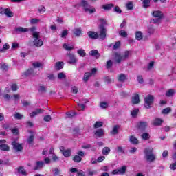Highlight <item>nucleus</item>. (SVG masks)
I'll return each mask as SVG.
<instances>
[{"mask_svg":"<svg viewBox=\"0 0 176 176\" xmlns=\"http://www.w3.org/2000/svg\"><path fill=\"white\" fill-rule=\"evenodd\" d=\"M99 21L100 22V24L98 25L99 31H100V38L104 41L107 38V28H105V25H107V19L104 18L99 19Z\"/></svg>","mask_w":176,"mask_h":176,"instance_id":"1","label":"nucleus"},{"mask_svg":"<svg viewBox=\"0 0 176 176\" xmlns=\"http://www.w3.org/2000/svg\"><path fill=\"white\" fill-rule=\"evenodd\" d=\"M144 158L146 162H149L150 163H153L156 160V156L153 154V148L152 147H147L144 149Z\"/></svg>","mask_w":176,"mask_h":176,"instance_id":"2","label":"nucleus"},{"mask_svg":"<svg viewBox=\"0 0 176 176\" xmlns=\"http://www.w3.org/2000/svg\"><path fill=\"white\" fill-rule=\"evenodd\" d=\"M116 61L118 64H120L122 61H124V60H127L129 58V56H130V52L129 51H125L124 54L123 55L120 54L119 52H116L114 54Z\"/></svg>","mask_w":176,"mask_h":176,"instance_id":"3","label":"nucleus"},{"mask_svg":"<svg viewBox=\"0 0 176 176\" xmlns=\"http://www.w3.org/2000/svg\"><path fill=\"white\" fill-rule=\"evenodd\" d=\"M153 101H155V97H153V96L151 94L147 95L144 98V107L146 109H149L152 108V105L153 104Z\"/></svg>","mask_w":176,"mask_h":176,"instance_id":"4","label":"nucleus"},{"mask_svg":"<svg viewBox=\"0 0 176 176\" xmlns=\"http://www.w3.org/2000/svg\"><path fill=\"white\" fill-rule=\"evenodd\" d=\"M126 171H127V166H122L121 168L113 170L112 174L113 175H124Z\"/></svg>","mask_w":176,"mask_h":176,"instance_id":"5","label":"nucleus"},{"mask_svg":"<svg viewBox=\"0 0 176 176\" xmlns=\"http://www.w3.org/2000/svg\"><path fill=\"white\" fill-rule=\"evenodd\" d=\"M138 130L140 131V133H145L146 131V128L148 127L147 122H139L137 125Z\"/></svg>","mask_w":176,"mask_h":176,"instance_id":"6","label":"nucleus"},{"mask_svg":"<svg viewBox=\"0 0 176 176\" xmlns=\"http://www.w3.org/2000/svg\"><path fill=\"white\" fill-rule=\"evenodd\" d=\"M11 145L12 146V149L16 151V152H23V149H24L23 144H19L16 141H12Z\"/></svg>","mask_w":176,"mask_h":176,"instance_id":"7","label":"nucleus"},{"mask_svg":"<svg viewBox=\"0 0 176 176\" xmlns=\"http://www.w3.org/2000/svg\"><path fill=\"white\" fill-rule=\"evenodd\" d=\"M60 151L65 157H69L72 155V150L71 148L65 150L64 146L60 147Z\"/></svg>","mask_w":176,"mask_h":176,"instance_id":"8","label":"nucleus"},{"mask_svg":"<svg viewBox=\"0 0 176 176\" xmlns=\"http://www.w3.org/2000/svg\"><path fill=\"white\" fill-rule=\"evenodd\" d=\"M33 38H35L34 40V45H43V41L42 40L39 39V33L37 32H34L33 34Z\"/></svg>","mask_w":176,"mask_h":176,"instance_id":"9","label":"nucleus"},{"mask_svg":"<svg viewBox=\"0 0 176 176\" xmlns=\"http://www.w3.org/2000/svg\"><path fill=\"white\" fill-rule=\"evenodd\" d=\"M67 56L69 57V60L67 61L68 64H76V63H78V59L74 54L69 52Z\"/></svg>","mask_w":176,"mask_h":176,"instance_id":"10","label":"nucleus"},{"mask_svg":"<svg viewBox=\"0 0 176 176\" xmlns=\"http://www.w3.org/2000/svg\"><path fill=\"white\" fill-rule=\"evenodd\" d=\"M128 77H129V76L127 74H124L123 73H121V74L118 75L117 80L118 82H121L122 83H124V82H126V80H127L129 79Z\"/></svg>","mask_w":176,"mask_h":176,"instance_id":"11","label":"nucleus"},{"mask_svg":"<svg viewBox=\"0 0 176 176\" xmlns=\"http://www.w3.org/2000/svg\"><path fill=\"white\" fill-rule=\"evenodd\" d=\"M23 75L27 78L28 76H35V75H36V73L35 72L34 68L31 67L26 70L25 72H23Z\"/></svg>","mask_w":176,"mask_h":176,"instance_id":"12","label":"nucleus"},{"mask_svg":"<svg viewBox=\"0 0 176 176\" xmlns=\"http://www.w3.org/2000/svg\"><path fill=\"white\" fill-rule=\"evenodd\" d=\"M152 16L153 17L159 19V20H161V19H163V17H164V14H163V12L160 10H156L152 12Z\"/></svg>","mask_w":176,"mask_h":176,"instance_id":"13","label":"nucleus"},{"mask_svg":"<svg viewBox=\"0 0 176 176\" xmlns=\"http://www.w3.org/2000/svg\"><path fill=\"white\" fill-rule=\"evenodd\" d=\"M87 35L91 39H98L100 38V30H99V34L98 33L93 31H89L87 32Z\"/></svg>","mask_w":176,"mask_h":176,"instance_id":"14","label":"nucleus"},{"mask_svg":"<svg viewBox=\"0 0 176 176\" xmlns=\"http://www.w3.org/2000/svg\"><path fill=\"white\" fill-rule=\"evenodd\" d=\"M119 129H120V125H114L112 131H111L110 132V134H111L112 135H116L117 134H119Z\"/></svg>","mask_w":176,"mask_h":176,"instance_id":"15","label":"nucleus"},{"mask_svg":"<svg viewBox=\"0 0 176 176\" xmlns=\"http://www.w3.org/2000/svg\"><path fill=\"white\" fill-rule=\"evenodd\" d=\"M43 166H45V162H43V161H37L36 162V166H35L34 170L35 171H36L38 170H41V168H42L43 167Z\"/></svg>","mask_w":176,"mask_h":176,"instance_id":"16","label":"nucleus"},{"mask_svg":"<svg viewBox=\"0 0 176 176\" xmlns=\"http://www.w3.org/2000/svg\"><path fill=\"white\" fill-rule=\"evenodd\" d=\"M132 103L134 105L140 104V94H134V96L132 97Z\"/></svg>","mask_w":176,"mask_h":176,"instance_id":"17","label":"nucleus"},{"mask_svg":"<svg viewBox=\"0 0 176 176\" xmlns=\"http://www.w3.org/2000/svg\"><path fill=\"white\" fill-rule=\"evenodd\" d=\"M45 112V110L42 109H36V110L30 113V118H34L36 116V115H40V113H43Z\"/></svg>","mask_w":176,"mask_h":176,"instance_id":"18","label":"nucleus"},{"mask_svg":"<svg viewBox=\"0 0 176 176\" xmlns=\"http://www.w3.org/2000/svg\"><path fill=\"white\" fill-rule=\"evenodd\" d=\"M89 56H91L92 57H96V58H100V56L101 55L98 53V50H93L89 52Z\"/></svg>","mask_w":176,"mask_h":176,"instance_id":"19","label":"nucleus"},{"mask_svg":"<svg viewBox=\"0 0 176 176\" xmlns=\"http://www.w3.org/2000/svg\"><path fill=\"white\" fill-rule=\"evenodd\" d=\"M0 151H3V152H9V151H10V147L6 144H0Z\"/></svg>","mask_w":176,"mask_h":176,"instance_id":"20","label":"nucleus"},{"mask_svg":"<svg viewBox=\"0 0 176 176\" xmlns=\"http://www.w3.org/2000/svg\"><path fill=\"white\" fill-rule=\"evenodd\" d=\"M163 120L160 118H155L153 122H152L153 126H162L163 124Z\"/></svg>","mask_w":176,"mask_h":176,"instance_id":"21","label":"nucleus"},{"mask_svg":"<svg viewBox=\"0 0 176 176\" xmlns=\"http://www.w3.org/2000/svg\"><path fill=\"white\" fill-rule=\"evenodd\" d=\"M80 6H82L85 11H86V9H88V8H90V5H89V3L86 0H82Z\"/></svg>","mask_w":176,"mask_h":176,"instance_id":"22","label":"nucleus"},{"mask_svg":"<svg viewBox=\"0 0 176 176\" xmlns=\"http://www.w3.org/2000/svg\"><path fill=\"white\" fill-rule=\"evenodd\" d=\"M63 67H64V62L58 61V62H56L55 65V68L56 71H60V69H63Z\"/></svg>","mask_w":176,"mask_h":176,"instance_id":"23","label":"nucleus"},{"mask_svg":"<svg viewBox=\"0 0 176 176\" xmlns=\"http://www.w3.org/2000/svg\"><path fill=\"white\" fill-rule=\"evenodd\" d=\"M73 34L75 35V36H82V29L77 28H75L73 31Z\"/></svg>","mask_w":176,"mask_h":176,"instance_id":"24","label":"nucleus"},{"mask_svg":"<svg viewBox=\"0 0 176 176\" xmlns=\"http://www.w3.org/2000/svg\"><path fill=\"white\" fill-rule=\"evenodd\" d=\"M94 134L96 135V137H102L104 135V129H98V130L95 131Z\"/></svg>","mask_w":176,"mask_h":176,"instance_id":"25","label":"nucleus"},{"mask_svg":"<svg viewBox=\"0 0 176 176\" xmlns=\"http://www.w3.org/2000/svg\"><path fill=\"white\" fill-rule=\"evenodd\" d=\"M90 78H91V74H90L89 72H85L82 78V80L86 83V82L89 81V79H90Z\"/></svg>","mask_w":176,"mask_h":176,"instance_id":"26","label":"nucleus"},{"mask_svg":"<svg viewBox=\"0 0 176 176\" xmlns=\"http://www.w3.org/2000/svg\"><path fill=\"white\" fill-rule=\"evenodd\" d=\"M115 5L110 3V4H106V5H103L102 7V9H104V10H111V9H112V8H114Z\"/></svg>","mask_w":176,"mask_h":176,"instance_id":"27","label":"nucleus"},{"mask_svg":"<svg viewBox=\"0 0 176 176\" xmlns=\"http://www.w3.org/2000/svg\"><path fill=\"white\" fill-rule=\"evenodd\" d=\"M129 141L130 142H131V144H133L134 145L138 144V139H137V138H135L134 135H131L130 137Z\"/></svg>","mask_w":176,"mask_h":176,"instance_id":"28","label":"nucleus"},{"mask_svg":"<svg viewBox=\"0 0 176 176\" xmlns=\"http://www.w3.org/2000/svg\"><path fill=\"white\" fill-rule=\"evenodd\" d=\"M15 31H16V32H28L29 30L28 28L18 27L15 28Z\"/></svg>","mask_w":176,"mask_h":176,"instance_id":"29","label":"nucleus"},{"mask_svg":"<svg viewBox=\"0 0 176 176\" xmlns=\"http://www.w3.org/2000/svg\"><path fill=\"white\" fill-rule=\"evenodd\" d=\"M135 36L137 41H141L142 39L143 36H142V32L141 31H138L135 33Z\"/></svg>","mask_w":176,"mask_h":176,"instance_id":"30","label":"nucleus"},{"mask_svg":"<svg viewBox=\"0 0 176 176\" xmlns=\"http://www.w3.org/2000/svg\"><path fill=\"white\" fill-rule=\"evenodd\" d=\"M32 67L34 68H43V64L41 62H34L32 63Z\"/></svg>","mask_w":176,"mask_h":176,"instance_id":"31","label":"nucleus"},{"mask_svg":"<svg viewBox=\"0 0 176 176\" xmlns=\"http://www.w3.org/2000/svg\"><path fill=\"white\" fill-rule=\"evenodd\" d=\"M141 138H142L144 141H147V140H151V135L148 133H143L141 135Z\"/></svg>","mask_w":176,"mask_h":176,"instance_id":"32","label":"nucleus"},{"mask_svg":"<svg viewBox=\"0 0 176 176\" xmlns=\"http://www.w3.org/2000/svg\"><path fill=\"white\" fill-rule=\"evenodd\" d=\"M6 16H7V17H13V16H14V14L13 13V12H12V10H10V9L9 8H6Z\"/></svg>","mask_w":176,"mask_h":176,"instance_id":"33","label":"nucleus"},{"mask_svg":"<svg viewBox=\"0 0 176 176\" xmlns=\"http://www.w3.org/2000/svg\"><path fill=\"white\" fill-rule=\"evenodd\" d=\"M72 160L75 163H80V162H82V157L80 156H79V155H74L72 157Z\"/></svg>","mask_w":176,"mask_h":176,"instance_id":"34","label":"nucleus"},{"mask_svg":"<svg viewBox=\"0 0 176 176\" xmlns=\"http://www.w3.org/2000/svg\"><path fill=\"white\" fill-rule=\"evenodd\" d=\"M18 173H20L21 174H22V175L24 176L27 175V171L25 170V169H24L23 166H19V168H18Z\"/></svg>","mask_w":176,"mask_h":176,"instance_id":"35","label":"nucleus"},{"mask_svg":"<svg viewBox=\"0 0 176 176\" xmlns=\"http://www.w3.org/2000/svg\"><path fill=\"white\" fill-rule=\"evenodd\" d=\"M143 8H147L151 6V0H143L142 1Z\"/></svg>","mask_w":176,"mask_h":176,"instance_id":"36","label":"nucleus"},{"mask_svg":"<svg viewBox=\"0 0 176 176\" xmlns=\"http://www.w3.org/2000/svg\"><path fill=\"white\" fill-rule=\"evenodd\" d=\"M63 48L65 50H67V52H71V50H74L75 47L74 45H63Z\"/></svg>","mask_w":176,"mask_h":176,"instance_id":"37","label":"nucleus"},{"mask_svg":"<svg viewBox=\"0 0 176 176\" xmlns=\"http://www.w3.org/2000/svg\"><path fill=\"white\" fill-rule=\"evenodd\" d=\"M126 8L127 10H133L134 9V4L131 1H129L126 4Z\"/></svg>","mask_w":176,"mask_h":176,"instance_id":"38","label":"nucleus"},{"mask_svg":"<svg viewBox=\"0 0 176 176\" xmlns=\"http://www.w3.org/2000/svg\"><path fill=\"white\" fill-rule=\"evenodd\" d=\"M110 152H111V148H109V147H104L102 151V155H109Z\"/></svg>","mask_w":176,"mask_h":176,"instance_id":"39","label":"nucleus"},{"mask_svg":"<svg viewBox=\"0 0 176 176\" xmlns=\"http://www.w3.org/2000/svg\"><path fill=\"white\" fill-rule=\"evenodd\" d=\"M34 140H35V136L34 135H31L27 140L28 144H29V145L34 144Z\"/></svg>","mask_w":176,"mask_h":176,"instance_id":"40","label":"nucleus"},{"mask_svg":"<svg viewBox=\"0 0 176 176\" xmlns=\"http://www.w3.org/2000/svg\"><path fill=\"white\" fill-rule=\"evenodd\" d=\"M104 123L101 121H97L94 125V129H100V127H102Z\"/></svg>","mask_w":176,"mask_h":176,"instance_id":"41","label":"nucleus"},{"mask_svg":"<svg viewBox=\"0 0 176 176\" xmlns=\"http://www.w3.org/2000/svg\"><path fill=\"white\" fill-rule=\"evenodd\" d=\"M175 93L174 89H169L166 91V97H173Z\"/></svg>","mask_w":176,"mask_h":176,"instance_id":"42","label":"nucleus"},{"mask_svg":"<svg viewBox=\"0 0 176 176\" xmlns=\"http://www.w3.org/2000/svg\"><path fill=\"white\" fill-rule=\"evenodd\" d=\"M78 54L81 57H86V53L85 52V50L80 49L77 51Z\"/></svg>","mask_w":176,"mask_h":176,"instance_id":"43","label":"nucleus"},{"mask_svg":"<svg viewBox=\"0 0 176 176\" xmlns=\"http://www.w3.org/2000/svg\"><path fill=\"white\" fill-rule=\"evenodd\" d=\"M139 112H140V109H135L133 110L131 113L132 118H135V116H137L138 115Z\"/></svg>","mask_w":176,"mask_h":176,"instance_id":"44","label":"nucleus"},{"mask_svg":"<svg viewBox=\"0 0 176 176\" xmlns=\"http://www.w3.org/2000/svg\"><path fill=\"white\" fill-rule=\"evenodd\" d=\"M68 35V30H64L61 32L60 36V38H65Z\"/></svg>","mask_w":176,"mask_h":176,"instance_id":"45","label":"nucleus"},{"mask_svg":"<svg viewBox=\"0 0 176 176\" xmlns=\"http://www.w3.org/2000/svg\"><path fill=\"white\" fill-rule=\"evenodd\" d=\"M153 67H155V61L152 60L149 63L148 65L147 66L148 71H151V69H152Z\"/></svg>","mask_w":176,"mask_h":176,"instance_id":"46","label":"nucleus"},{"mask_svg":"<svg viewBox=\"0 0 176 176\" xmlns=\"http://www.w3.org/2000/svg\"><path fill=\"white\" fill-rule=\"evenodd\" d=\"M171 112V109L170 107H166L162 110V113L167 115Z\"/></svg>","mask_w":176,"mask_h":176,"instance_id":"47","label":"nucleus"},{"mask_svg":"<svg viewBox=\"0 0 176 176\" xmlns=\"http://www.w3.org/2000/svg\"><path fill=\"white\" fill-rule=\"evenodd\" d=\"M1 69H2V71L7 72V71H9V66H8L6 63H3V65H1Z\"/></svg>","mask_w":176,"mask_h":176,"instance_id":"48","label":"nucleus"},{"mask_svg":"<svg viewBox=\"0 0 176 176\" xmlns=\"http://www.w3.org/2000/svg\"><path fill=\"white\" fill-rule=\"evenodd\" d=\"M47 90H46V87L43 86V85H41L39 87L38 89V92L39 93H46Z\"/></svg>","mask_w":176,"mask_h":176,"instance_id":"49","label":"nucleus"},{"mask_svg":"<svg viewBox=\"0 0 176 176\" xmlns=\"http://www.w3.org/2000/svg\"><path fill=\"white\" fill-rule=\"evenodd\" d=\"M112 65H113V63H112V60H109L107 62L106 67L107 68V69H109L110 68H112Z\"/></svg>","mask_w":176,"mask_h":176,"instance_id":"50","label":"nucleus"},{"mask_svg":"<svg viewBox=\"0 0 176 176\" xmlns=\"http://www.w3.org/2000/svg\"><path fill=\"white\" fill-rule=\"evenodd\" d=\"M137 80L139 83H140L142 85V83H144V78H142V75H138L137 76Z\"/></svg>","mask_w":176,"mask_h":176,"instance_id":"51","label":"nucleus"},{"mask_svg":"<svg viewBox=\"0 0 176 176\" xmlns=\"http://www.w3.org/2000/svg\"><path fill=\"white\" fill-rule=\"evenodd\" d=\"M120 35L122 38H127V32H126L124 30H121V31H120Z\"/></svg>","mask_w":176,"mask_h":176,"instance_id":"52","label":"nucleus"},{"mask_svg":"<svg viewBox=\"0 0 176 176\" xmlns=\"http://www.w3.org/2000/svg\"><path fill=\"white\" fill-rule=\"evenodd\" d=\"M39 21H41L40 19L33 18L30 20V23L31 24H37L38 23H39Z\"/></svg>","mask_w":176,"mask_h":176,"instance_id":"53","label":"nucleus"},{"mask_svg":"<svg viewBox=\"0 0 176 176\" xmlns=\"http://www.w3.org/2000/svg\"><path fill=\"white\" fill-rule=\"evenodd\" d=\"M39 13H45L46 12V8L45 6H41L38 9Z\"/></svg>","mask_w":176,"mask_h":176,"instance_id":"54","label":"nucleus"},{"mask_svg":"<svg viewBox=\"0 0 176 176\" xmlns=\"http://www.w3.org/2000/svg\"><path fill=\"white\" fill-rule=\"evenodd\" d=\"M54 176L61 175V170H58V168H56L54 169Z\"/></svg>","mask_w":176,"mask_h":176,"instance_id":"55","label":"nucleus"},{"mask_svg":"<svg viewBox=\"0 0 176 176\" xmlns=\"http://www.w3.org/2000/svg\"><path fill=\"white\" fill-rule=\"evenodd\" d=\"M15 119H17L18 120H20L23 119V115L20 114L19 113H16L14 114Z\"/></svg>","mask_w":176,"mask_h":176,"instance_id":"56","label":"nucleus"},{"mask_svg":"<svg viewBox=\"0 0 176 176\" xmlns=\"http://www.w3.org/2000/svg\"><path fill=\"white\" fill-rule=\"evenodd\" d=\"M72 91L73 94H78V87L76 86L72 87Z\"/></svg>","mask_w":176,"mask_h":176,"instance_id":"57","label":"nucleus"},{"mask_svg":"<svg viewBox=\"0 0 176 176\" xmlns=\"http://www.w3.org/2000/svg\"><path fill=\"white\" fill-rule=\"evenodd\" d=\"M43 120L44 122H50V120H52V116H50V115H47L44 116Z\"/></svg>","mask_w":176,"mask_h":176,"instance_id":"58","label":"nucleus"},{"mask_svg":"<svg viewBox=\"0 0 176 176\" xmlns=\"http://www.w3.org/2000/svg\"><path fill=\"white\" fill-rule=\"evenodd\" d=\"M100 107L103 108L104 109H106V108L108 107V103H107L106 102H100Z\"/></svg>","mask_w":176,"mask_h":176,"instance_id":"59","label":"nucleus"},{"mask_svg":"<svg viewBox=\"0 0 176 176\" xmlns=\"http://www.w3.org/2000/svg\"><path fill=\"white\" fill-rule=\"evenodd\" d=\"M113 11L116 12V13H119V14L122 13V10L119 6H116L113 8Z\"/></svg>","mask_w":176,"mask_h":176,"instance_id":"60","label":"nucleus"},{"mask_svg":"<svg viewBox=\"0 0 176 176\" xmlns=\"http://www.w3.org/2000/svg\"><path fill=\"white\" fill-rule=\"evenodd\" d=\"M11 89H12V91H16L17 89H19L17 87V84H16V83L12 84L11 85Z\"/></svg>","mask_w":176,"mask_h":176,"instance_id":"61","label":"nucleus"},{"mask_svg":"<svg viewBox=\"0 0 176 176\" xmlns=\"http://www.w3.org/2000/svg\"><path fill=\"white\" fill-rule=\"evenodd\" d=\"M47 78L50 79V80H55L56 79V77H54V74H48Z\"/></svg>","mask_w":176,"mask_h":176,"instance_id":"62","label":"nucleus"},{"mask_svg":"<svg viewBox=\"0 0 176 176\" xmlns=\"http://www.w3.org/2000/svg\"><path fill=\"white\" fill-rule=\"evenodd\" d=\"M77 176H86V173H85L83 170L78 171Z\"/></svg>","mask_w":176,"mask_h":176,"instance_id":"63","label":"nucleus"},{"mask_svg":"<svg viewBox=\"0 0 176 176\" xmlns=\"http://www.w3.org/2000/svg\"><path fill=\"white\" fill-rule=\"evenodd\" d=\"M170 170H176V162L172 163L170 165Z\"/></svg>","mask_w":176,"mask_h":176,"instance_id":"64","label":"nucleus"}]
</instances>
